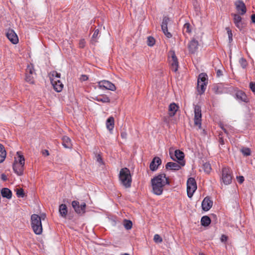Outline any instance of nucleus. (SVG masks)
<instances>
[{
    "label": "nucleus",
    "instance_id": "obj_1",
    "mask_svg": "<svg viewBox=\"0 0 255 255\" xmlns=\"http://www.w3.org/2000/svg\"><path fill=\"white\" fill-rule=\"evenodd\" d=\"M153 193L156 195L162 194L163 188L166 185H169V178L164 173L159 174L154 177L151 180Z\"/></svg>",
    "mask_w": 255,
    "mask_h": 255
},
{
    "label": "nucleus",
    "instance_id": "obj_2",
    "mask_svg": "<svg viewBox=\"0 0 255 255\" xmlns=\"http://www.w3.org/2000/svg\"><path fill=\"white\" fill-rule=\"evenodd\" d=\"M119 178L120 183L125 188H128L131 186L132 178L128 168H122L120 171Z\"/></svg>",
    "mask_w": 255,
    "mask_h": 255
},
{
    "label": "nucleus",
    "instance_id": "obj_3",
    "mask_svg": "<svg viewBox=\"0 0 255 255\" xmlns=\"http://www.w3.org/2000/svg\"><path fill=\"white\" fill-rule=\"evenodd\" d=\"M19 153V152H17L18 156L14 157V162L13 164L14 172L19 176L23 174V167L25 163V159L23 156Z\"/></svg>",
    "mask_w": 255,
    "mask_h": 255
},
{
    "label": "nucleus",
    "instance_id": "obj_4",
    "mask_svg": "<svg viewBox=\"0 0 255 255\" xmlns=\"http://www.w3.org/2000/svg\"><path fill=\"white\" fill-rule=\"evenodd\" d=\"M42 219L44 220V217L42 218L37 214H33L31 216V227L33 232L36 235H40L42 232Z\"/></svg>",
    "mask_w": 255,
    "mask_h": 255
},
{
    "label": "nucleus",
    "instance_id": "obj_5",
    "mask_svg": "<svg viewBox=\"0 0 255 255\" xmlns=\"http://www.w3.org/2000/svg\"><path fill=\"white\" fill-rule=\"evenodd\" d=\"M194 126L198 128L199 129L201 128L202 114L201 107L198 105H195L194 107Z\"/></svg>",
    "mask_w": 255,
    "mask_h": 255
},
{
    "label": "nucleus",
    "instance_id": "obj_6",
    "mask_svg": "<svg viewBox=\"0 0 255 255\" xmlns=\"http://www.w3.org/2000/svg\"><path fill=\"white\" fill-rule=\"evenodd\" d=\"M196 189L197 184L195 179L189 178L187 181V192L188 197L191 198Z\"/></svg>",
    "mask_w": 255,
    "mask_h": 255
},
{
    "label": "nucleus",
    "instance_id": "obj_7",
    "mask_svg": "<svg viewBox=\"0 0 255 255\" xmlns=\"http://www.w3.org/2000/svg\"><path fill=\"white\" fill-rule=\"evenodd\" d=\"M169 62L171 70L176 72L178 70L179 64L177 58L173 51H169Z\"/></svg>",
    "mask_w": 255,
    "mask_h": 255
},
{
    "label": "nucleus",
    "instance_id": "obj_8",
    "mask_svg": "<svg viewBox=\"0 0 255 255\" xmlns=\"http://www.w3.org/2000/svg\"><path fill=\"white\" fill-rule=\"evenodd\" d=\"M35 75V70L32 64L28 65L26 69L25 80L26 82L34 83V76Z\"/></svg>",
    "mask_w": 255,
    "mask_h": 255
},
{
    "label": "nucleus",
    "instance_id": "obj_9",
    "mask_svg": "<svg viewBox=\"0 0 255 255\" xmlns=\"http://www.w3.org/2000/svg\"><path fill=\"white\" fill-rule=\"evenodd\" d=\"M232 172L228 167H224L222 169V180L224 184L228 185L231 183L232 179Z\"/></svg>",
    "mask_w": 255,
    "mask_h": 255
},
{
    "label": "nucleus",
    "instance_id": "obj_10",
    "mask_svg": "<svg viewBox=\"0 0 255 255\" xmlns=\"http://www.w3.org/2000/svg\"><path fill=\"white\" fill-rule=\"evenodd\" d=\"M98 86L100 89H105L112 91L116 90L115 85L107 80H102L98 82Z\"/></svg>",
    "mask_w": 255,
    "mask_h": 255
},
{
    "label": "nucleus",
    "instance_id": "obj_11",
    "mask_svg": "<svg viewBox=\"0 0 255 255\" xmlns=\"http://www.w3.org/2000/svg\"><path fill=\"white\" fill-rule=\"evenodd\" d=\"M72 205L75 211L79 214H83L85 212L86 205L85 203L80 205L79 202L77 201H73L72 202Z\"/></svg>",
    "mask_w": 255,
    "mask_h": 255
},
{
    "label": "nucleus",
    "instance_id": "obj_12",
    "mask_svg": "<svg viewBox=\"0 0 255 255\" xmlns=\"http://www.w3.org/2000/svg\"><path fill=\"white\" fill-rule=\"evenodd\" d=\"M231 15L233 16V21L236 26L240 30L243 29L244 25L242 17L239 14L236 13H232Z\"/></svg>",
    "mask_w": 255,
    "mask_h": 255
},
{
    "label": "nucleus",
    "instance_id": "obj_13",
    "mask_svg": "<svg viewBox=\"0 0 255 255\" xmlns=\"http://www.w3.org/2000/svg\"><path fill=\"white\" fill-rule=\"evenodd\" d=\"M6 36L12 44H15L18 42V36L13 29H8L6 32Z\"/></svg>",
    "mask_w": 255,
    "mask_h": 255
},
{
    "label": "nucleus",
    "instance_id": "obj_14",
    "mask_svg": "<svg viewBox=\"0 0 255 255\" xmlns=\"http://www.w3.org/2000/svg\"><path fill=\"white\" fill-rule=\"evenodd\" d=\"M184 165L185 161H179L178 163L169 162L166 164L165 167L170 170H178Z\"/></svg>",
    "mask_w": 255,
    "mask_h": 255
},
{
    "label": "nucleus",
    "instance_id": "obj_15",
    "mask_svg": "<svg viewBox=\"0 0 255 255\" xmlns=\"http://www.w3.org/2000/svg\"><path fill=\"white\" fill-rule=\"evenodd\" d=\"M235 5L236 9L241 15H244L246 13L247 8L245 3L241 0L236 2Z\"/></svg>",
    "mask_w": 255,
    "mask_h": 255
},
{
    "label": "nucleus",
    "instance_id": "obj_16",
    "mask_svg": "<svg viewBox=\"0 0 255 255\" xmlns=\"http://www.w3.org/2000/svg\"><path fill=\"white\" fill-rule=\"evenodd\" d=\"M213 205V202L208 197H205L202 202V209L205 211H209Z\"/></svg>",
    "mask_w": 255,
    "mask_h": 255
},
{
    "label": "nucleus",
    "instance_id": "obj_17",
    "mask_svg": "<svg viewBox=\"0 0 255 255\" xmlns=\"http://www.w3.org/2000/svg\"><path fill=\"white\" fill-rule=\"evenodd\" d=\"M161 164V160L159 157H155L150 163L149 168L151 171H155L157 169L158 166Z\"/></svg>",
    "mask_w": 255,
    "mask_h": 255
},
{
    "label": "nucleus",
    "instance_id": "obj_18",
    "mask_svg": "<svg viewBox=\"0 0 255 255\" xmlns=\"http://www.w3.org/2000/svg\"><path fill=\"white\" fill-rule=\"evenodd\" d=\"M198 42L195 39H192L188 44V49L191 53H194L198 49Z\"/></svg>",
    "mask_w": 255,
    "mask_h": 255
},
{
    "label": "nucleus",
    "instance_id": "obj_19",
    "mask_svg": "<svg viewBox=\"0 0 255 255\" xmlns=\"http://www.w3.org/2000/svg\"><path fill=\"white\" fill-rule=\"evenodd\" d=\"M51 83L54 89V90L57 92H61L63 88V85L62 83V82L60 81V80H51Z\"/></svg>",
    "mask_w": 255,
    "mask_h": 255
},
{
    "label": "nucleus",
    "instance_id": "obj_20",
    "mask_svg": "<svg viewBox=\"0 0 255 255\" xmlns=\"http://www.w3.org/2000/svg\"><path fill=\"white\" fill-rule=\"evenodd\" d=\"M236 98L237 99L244 102L245 103H248L249 102V99L246 95V94L242 91H238L236 93Z\"/></svg>",
    "mask_w": 255,
    "mask_h": 255
},
{
    "label": "nucleus",
    "instance_id": "obj_21",
    "mask_svg": "<svg viewBox=\"0 0 255 255\" xmlns=\"http://www.w3.org/2000/svg\"><path fill=\"white\" fill-rule=\"evenodd\" d=\"M106 128L110 131L113 130L115 126V120L113 117H110L106 121Z\"/></svg>",
    "mask_w": 255,
    "mask_h": 255
},
{
    "label": "nucleus",
    "instance_id": "obj_22",
    "mask_svg": "<svg viewBox=\"0 0 255 255\" xmlns=\"http://www.w3.org/2000/svg\"><path fill=\"white\" fill-rule=\"evenodd\" d=\"M179 107L174 103H172L169 106V115L170 117L174 116L177 111L178 110Z\"/></svg>",
    "mask_w": 255,
    "mask_h": 255
},
{
    "label": "nucleus",
    "instance_id": "obj_23",
    "mask_svg": "<svg viewBox=\"0 0 255 255\" xmlns=\"http://www.w3.org/2000/svg\"><path fill=\"white\" fill-rule=\"evenodd\" d=\"M94 99L95 101H97L99 102H102L103 103H109L110 102V99L109 97L106 95L98 96L95 98H94Z\"/></svg>",
    "mask_w": 255,
    "mask_h": 255
},
{
    "label": "nucleus",
    "instance_id": "obj_24",
    "mask_svg": "<svg viewBox=\"0 0 255 255\" xmlns=\"http://www.w3.org/2000/svg\"><path fill=\"white\" fill-rule=\"evenodd\" d=\"M62 145L66 148H71L72 147L71 140L68 136H64L62 137Z\"/></svg>",
    "mask_w": 255,
    "mask_h": 255
},
{
    "label": "nucleus",
    "instance_id": "obj_25",
    "mask_svg": "<svg viewBox=\"0 0 255 255\" xmlns=\"http://www.w3.org/2000/svg\"><path fill=\"white\" fill-rule=\"evenodd\" d=\"M207 84L197 82V91L200 95L203 94L206 89Z\"/></svg>",
    "mask_w": 255,
    "mask_h": 255
},
{
    "label": "nucleus",
    "instance_id": "obj_26",
    "mask_svg": "<svg viewBox=\"0 0 255 255\" xmlns=\"http://www.w3.org/2000/svg\"><path fill=\"white\" fill-rule=\"evenodd\" d=\"M1 194L3 197L6 198L8 199H10L12 197L11 191L6 188H3L1 190Z\"/></svg>",
    "mask_w": 255,
    "mask_h": 255
},
{
    "label": "nucleus",
    "instance_id": "obj_27",
    "mask_svg": "<svg viewBox=\"0 0 255 255\" xmlns=\"http://www.w3.org/2000/svg\"><path fill=\"white\" fill-rule=\"evenodd\" d=\"M59 212L60 215L65 218L67 214V208L65 204H61L59 207Z\"/></svg>",
    "mask_w": 255,
    "mask_h": 255
},
{
    "label": "nucleus",
    "instance_id": "obj_28",
    "mask_svg": "<svg viewBox=\"0 0 255 255\" xmlns=\"http://www.w3.org/2000/svg\"><path fill=\"white\" fill-rule=\"evenodd\" d=\"M6 155V152L4 147L0 143V163L3 162Z\"/></svg>",
    "mask_w": 255,
    "mask_h": 255
},
{
    "label": "nucleus",
    "instance_id": "obj_29",
    "mask_svg": "<svg viewBox=\"0 0 255 255\" xmlns=\"http://www.w3.org/2000/svg\"><path fill=\"white\" fill-rule=\"evenodd\" d=\"M201 225L204 227L209 226L211 223V219L207 216H204L202 217L201 220Z\"/></svg>",
    "mask_w": 255,
    "mask_h": 255
},
{
    "label": "nucleus",
    "instance_id": "obj_30",
    "mask_svg": "<svg viewBox=\"0 0 255 255\" xmlns=\"http://www.w3.org/2000/svg\"><path fill=\"white\" fill-rule=\"evenodd\" d=\"M208 79L207 75L204 73H202L198 76V81L200 83H205L207 84Z\"/></svg>",
    "mask_w": 255,
    "mask_h": 255
},
{
    "label": "nucleus",
    "instance_id": "obj_31",
    "mask_svg": "<svg viewBox=\"0 0 255 255\" xmlns=\"http://www.w3.org/2000/svg\"><path fill=\"white\" fill-rule=\"evenodd\" d=\"M175 156L176 158L180 161H184L183 159L184 157V153L179 150H176L175 151Z\"/></svg>",
    "mask_w": 255,
    "mask_h": 255
},
{
    "label": "nucleus",
    "instance_id": "obj_32",
    "mask_svg": "<svg viewBox=\"0 0 255 255\" xmlns=\"http://www.w3.org/2000/svg\"><path fill=\"white\" fill-rule=\"evenodd\" d=\"M161 28H162V30L163 32V33L167 37L171 38L172 37V34L168 31L167 24H161Z\"/></svg>",
    "mask_w": 255,
    "mask_h": 255
},
{
    "label": "nucleus",
    "instance_id": "obj_33",
    "mask_svg": "<svg viewBox=\"0 0 255 255\" xmlns=\"http://www.w3.org/2000/svg\"><path fill=\"white\" fill-rule=\"evenodd\" d=\"M51 80H60V78L61 76L60 73H57L56 71H53L51 73Z\"/></svg>",
    "mask_w": 255,
    "mask_h": 255
},
{
    "label": "nucleus",
    "instance_id": "obj_34",
    "mask_svg": "<svg viewBox=\"0 0 255 255\" xmlns=\"http://www.w3.org/2000/svg\"><path fill=\"white\" fill-rule=\"evenodd\" d=\"M124 225L127 230H129L132 228V223L130 220H125L124 221Z\"/></svg>",
    "mask_w": 255,
    "mask_h": 255
},
{
    "label": "nucleus",
    "instance_id": "obj_35",
    "mask_svg": "<svg viewBox=\"0 0 255 255\" xmlns=\"http://www.w3.org/2000/svg\"><path fill=\"white\" fill-rule=\"evenodd\" d=\"M155 40L152 36H148L147 37V44L149 46H152L154 45Z\"/></svg>",
    "mask_w": 255,
    "mask_h": 255
},
{
    "label": "nucleus",
    "instance_id": "obj_36",
    "mask_svg": "<svg viewBox=\"0 0 255 255\" xmlns=\"http://www.w3.org/2000/svg\"><path fill=\"white\" fill-rule=\"evenodd\" d=\"M203 169L205 172L209 173L211 170V165L209 163H205L203 165Z\"/></svg>",
    "mask_w": 255,
    "mask_h": 255
},
{
    "label": "nucleus",
    "instance_id": "obj_37",
    "mask_svg": "<svg viewBox=\"0 0 255 255\" xmlns=\"http://www.w3.org/2000/svg\"><path fill=\"white\" fill-rule=\"evenodd\" d=\"M241 152L245 156H249L251 154V150L247 147L243 148L241 149Z\"/></svg>",
    "mask_w": 255,
    "mask_h": 255
},
{
    "label": "nucleus",
    "instance_id": "obj_38",
    "mask_svg": "<svg viewBox=\"0 0 255 255\" xmlns=\"http://www.w3.org/2000/svg\"><path fill=\"white\" fill-rule=\"evenodd\" d=\"M183 31H185L187 33H190L191 31V29L190 28V25L188 23H185L183 26Z\"/></svg>",
    "mask_w": 255,
    "mask_h": 255
},
{
    "label": "nucleus",
    "instance_id": "obj_39",
    "mask_svg": "<svg viewBox=\"0 0 255 255\" xmlns=\"http://www.w3.org/2000/svg\"><path fill=\"white\" fill-rule=\"evenodd\" d=\"M226 29L227 30V33L228 35L229 42H231L233 40V38H232L233 34L232 32V30L230 29V28L229 27H226Z\"/></svg>",
    "mask_w": 255,
    "mask_h": 255
},
{
    "label": "nucleus",
    "instance_id": "obj_40",
    "mask_svg": "<svg viewBox=\"0 0 255 255\" xmlns=\"http://www.w3.org/2000/svg\"><path fill=\"white\" fill-rule=\"evenodd\" d=\"M239 62L243 68H246V67L248 65V63H247L246 60L245 58H241L240 59Z\"/></svg>",
    "mask_w": 255,
    "mask_h": 255
},
{
    "label": "nucleus",
    "instance_id": "obj_41",
    "mask_svg": "<svg viewBox=\"0 0 255 255\" xmlns=\"http://www.w3.org/2000/svg\"><path fill=\"white\" fill-rule=\"evenodd\" d=\"M153 240L155 242V243H161L162 242V238H161V237L158 235V234H155L154 236V238H153Z\"/></svg>",
    "mask_w": 255,
    "mask_h": 255
},
{
    "label": "nucleus",
    "instance_id": "obj_42",
    "mask_svg": "<svg viewBox=\"0 0 255 255\" xmlns=\"http://www.w3.org/2000/svg\"><path fill=\"white\" fill-rule=\"evenodd\" d=\"M99 33V30L98 29H96L94 31V34L92 36V41H94L95 42H97V38L98 37V35Z\"/></svg>",
    "mask_w": 255,
    "mask_h": 255
},
{
    "label": "nucleus",
    "instance_id": "obj_43",
    "mask_svg": "<svg viewBox=\"0 0 255 255\" xmlns=\"http://www.w3.org/2000/svg\"><path fill=\"white\" fill-rule=\"evenodd\" d=\"M95 157L96 161L99 162L101 164H103V160L102 158V156L100 154H96Z\"/></svg>",
    "mask_w": 255,
    "mask_h": 255
},
{
    "label": "nucleus",
    "instance_id": "obj_44",
    "mask_svg": "<svg viewBox=\"0 0 255 255\" xmlns=\"http://www.w3.org/2000/svg\"><path fill=\"white\" fill-rule=\"evenodd\" d=\"M16 195L18 197H23L24 195L23 190L22 189H17Z\"/></svg>",
    "mask_w": 255,
    "mask_h": 255
},
{
    "label": "nucleus",
    "instance_id": "obj_45",
    "mask_svg": "<svg viewBox=\"0 0 255 255\" xmlns=\"http://www.w3.org/2000/svg\"><path fill=\"white\" fill-rule=\"evenodd\" d=\"M86 42L84 39H82L79 41V47L80 48H83L85 46Z\"/></svg>",
    "mask_w": 255,
    "mask_h": 255
},
{
    "label": "nucleus",
    "instance_id": "obj_46",
    "mask_svg": "<svg viewBox=\"0 0 255 255\" xmlns=\"http://www.w3.org/2000/svg\"><path fill=\"white\" fill-rule=\"evenodd\" d=\"M250 88L252 91L255 93V82H251L250 83Z\"/></svg>",
    "mask_w": 255,
    "mask_h": 255
},
{
    "label": "nucleus",
    "instance_id": "obj_47",
    "mask_svg": "<svg viewBox=\"0 0 255 255\" xmlns=\"http://www.w3.org/2000/svg\"><path fill=\"white\" fill-rule=\"evenodd\" d=\"M80 81L81 82H84L88 80V77L86 75H82L80 77Z\"/></svg>",
    "mask_w": 255,
    "mask_h": 255
},
{
    "label": "nucleus",
    "instance_id": "obj_48",
    "mask_svg": "<svg viewBox=\"0 0 255 255\" xmlns=\"http://www.w3.org/2000/svg\"><path fill=\"white\" fill-rule=\"evenodd\" d=\"M228 237L225 235H222L221 237L220 240L223 243H225L227 241Z\"/></svg>",
    "mask_w": 255,
    "mask_h": 255
},
{
    "label": "nucleus",
    "instance_id": "obj_49",
    "mask_svg": "<svg viewBox=\"0 0 255 255\" xmlns=\"http://www.w3.org/2000/svg\"><path fill=\"white\" fill-rule=\"evenodd\" d=\"M219 142L220 146V145L223 146V145H224L225 142L222 137H219Z\"/></svg>",
    "mask_w": 255,
    "mask_h": 255
},
{
    "label": "nucleus",
    "instance_id": "obj_50",
    "mask_svg": "<svg viewBox=\"0 0 255 255\" xmlns=\"http://www.w3.org/2000/svg\"><path fill=\"white\" fill-rule=\"evenodd\" d=\"M237 180L239 183H242L244 181V177L243 176L237 177Z\"/></svg>",
    "mask_w": 255,
    "mask_h": 255
},
{
    "label": "nucleus",
    "instance_id": "obj_51",
    "mask_svg": "<svg viewBox=\"0 0 255 255\" xmlns=\"http://www.w3.org/2000/svg\"><path fill=\"white\" fill-rule=\"evenodd\" d=\"M169 20V18L166 17H164L163 19L162 24H165L167 25L168 21Z\"/></svg>",
    "mask_w": 255,
    "mask_h": 255
},
{
    "label": "nucleus",
    "instance_id": "obj_52",
    "mask_svg": "<svg viewBox=\"0 0 255 255\" xmlns=\"http://www.w3.org/2000/svg\"><path fill=\"white\" fill-rule=\"evenodd\" d=\"M42 154L44 155L48 156L49 155V153L48 150L45 149L42 151Z\"/></svg>",
    "mask_w": 255,
    "mask_h": 255
},
{
    "label": "nucleus",
    "instance_id": "obj_53",
    "mask_svg": "<svg viewBox=\"0 0 255 255\" xmlns=\"http://www.w3.org/2000/svg\"><path fill=\"white\" fill-rule=\"evenodd\" d=\"M252 22L255 23V14H253L251 15Z\"/></svg>",
    "mask_w": 255,
    "mask_h": 255
},
{
    "label": "nucleus",
    "instance_id": "obj_54",
    "mask_svg": "<svg viewBox=\"0 0 255 255\" xmlns=\"http://www.w3.org/2000/svg\"><path fill=\"white\" fill-rule=\"evenodd\" d=\"M1 179L3 181H6L7 180V177L4 174H2L1 176Z\"/></svg>",
    "mask_w": 255,
    "mask_h": 255
},
{
    "label": "nucleus",
    "instance_id": "obj_55",
    "mask_svg": "<svg viewBox=\"0 0 255 255\" xmlns=\"http://www.w3.org/2000/svg\"><path fill=\"white\" fill-rule=\"evenodd\" d=\"M222 75V72L220 70H218L217 72V76L220 77Z\"/></svg>",
    "mask_w": 255,
    "mask_h": 255
},
{
    "label": "nucleus",
    "instance_id": "obj_56",
    "mask_svg": "<svg viewBox=\"0 0 255 255\" xmlns=\"http://www.w3.org/2000/svg\"><path fill=\"white\" fill-rule=\"evenodd\" d=\"M121 136L123 138H126L127 137V133L126 132H122Z\"/></svg>",
    "mask_w": 255,
    "mask_h": 255
},
{
    "label": "nucleus",
    "instance_id": "obj_57",
    "mask_svg": "<svg viewBox=\"0 0 255 255\" xmlns=\"http://www.w3.org/2000/svg\"><path fill=\"white\" fill-rule=\"evenodd\" d=\"M222 128L223 130L225 131V132L227 133L226 128Z\"/></svg>",
    "mask_w": 255,
    "mask_h": 255
},
{
    "label": "nucleus",
    "instance_id": "obj_58",
    "mask_svg": "<svg viewBox=\"0 0 255 255\" xmlns=\"http://www.w3.org/2000/svg\"><path fill=\"white\" fill-rule=\"evenodd\" d=\"M121 255H129L127 253H125V254H122Z\"/></svg>",
    "mask_w": 255,
    "mask_h": 255
},
{
    "label": "nucleus",
    "instance_id": "obj_59",
    "mask_svg": "<svg viewBox=\"0 0 255 255\" xmlns=\"http://www.w3.org/2000/svg\"><path fill=\"white\" fill-rule=\"evenodd\" d=\"M199 255H205L203 253H200Z\"/></svg>",
    "mask_w": 255,
    "mask_h": 255
}]
</instances>
